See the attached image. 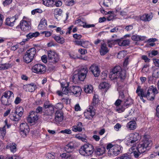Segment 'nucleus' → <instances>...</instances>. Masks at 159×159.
<instances>
[{"instance_id": "50", "label": "nucleus", "mask_w": 159, "mask_h": 159, "mask_svg": "<svg viewBox=\"0 0 159 159\" xmlns=\"http://www.w3.org/2000/svg\"><path fill=\"white\" fill-rule=\"evenodd\" d=\"M148 66H149L148 65H144L142 70L143 72L144 73H147L149 70Z\"/></svg>"}, {"instance_id": "44", "label": "nucleus", "mask_w": 159, "mask_h": 159, "mask_svg": "<svg viewBox=\"0 0 159 159\" xmlns=\"http://www.w3.org/2000/svg\"><path fill=\"white\" fill-rule=\"evenodd\" d=\"M79 80V76L78 74H75L72 77L71 81L74 82H76Z\"/></svg>"}, {"instance_id": "52", "label": "nucleus", "mask_w": 159, "mask_h": 159, "mask_svg": "<svg viewBox=\"0 0 159 159\" xmlns=\"http://www.w3.org/2000/svg\"><path fill=\"white\" fill-rule=\"evenodd\" d=\"M60 133L62 134H71V131L70 129H68L61 130L60 131Z\"/></svg>"}, {"instance_id": "5", "label": "nucleus", "mask_w": 159, "mask_h": 159, "mask_svg": "<svg viewBox=\"0 0 159 159\" xmlns=\"http://www.w3.org/2000/svg\"><path fill=\"white\" fill-rule=\"evenodd\" d=\"M36 53V49L32 48L27 51L23 57L24 61L29 63L33 60Z\"/></svg>"}, {"instance_id": "46", "label": "nucleus", "mask_w": 159, "mask_h": 159, "mask_svg": "<svg viewBox=\"0 0 159 159\" xmlns=\"http://www.w3.org/2000/svg\"><path fill=\"white\" fill-rule=\"evenodd\" d=\"M132 153L135 158H138L140 156H141L143 155L142 153L140 152L136 151H134L132 152Z\"/></svg>"}, {"instance_id": "58", "label": "nucleus", "mask_w": 159, "mask_h": 159, "mask_svg": "<svg viewBox=\"0 0 159 159\" xmlns=\"http://www.w3.org/2000/svg\"><path fill=\"white\" fill-rule=\"evenodd\" d=\"M153 62L156 66L159 67V59H153Z\"/></svg>"}, {"instance_id": "56", "label": "nucleus", "mask_w": 159, "mask_h": 159, "mask_svg": "<svg viewBox=\"0 0 159 159\" xmlns=\"http://www.w3.org/2000/svg\"><path fill=\"white\" fill-rule=\"evenodd\" d=\"M110 1L109 0H104L103 2V5L104 6L106 7H109V4Z\"/></svg>"}, {"instance_id": "3", "label": "nucleus", "mask_w": 159, "mask_h": 159, "mask_svg": "<svg viewBox=\"0 0 159 159\" xmlns=\"http://www.w3.org/2000/svg\"><path fill=\"white\" fill-rule=\"evenodd\" d=\"M122 147L119 145H112L109 143L107 146V149H108V155L109 156H116L122 152Z\"/></svg>"}, {"instance_id": "62", "label": "nucleus", "mask_w": 159, "mask_h": 159, "mask_svg": "<svg viewBox=\"0 0 159 159\" xmlns=\"http://www.w3.org/2000/svg\"><path fill=\"white\" fill-rule=\"evenodd\" d=\"M123 101H121V100L118 99L115 102V105L116 106H118L122 102H123Z\"/></svg>"}, {"instance_id": "15", "label": "nucleus", "mask_w": 159, "mask_h": 159, "mask_svg": "<svg viewBox=\"0 0 159 159\" xmlns=\"http://www.w3.org/2000/svg\"><path fill=\"white\" fill-rule=\"evenodd\" d=\"M70 94H75L76 96H80L81 93V89L78 86H72L70 87Z\"/></svg>"}, {"instance_id": "8", "label": "nucleus", "mask_w": 159, "mask_h": 159, "mask_svg": "<svg viewBox=\"0 0 159 159\" xmlns=\"http://www.w3.org/2000/svg\"><path fill=\"white\" fill-rule=\"evenodd\" d=\"M46 67L44 65L38 64L32 67V71L37 74H41L44 73L46 71Z\"/></svg>"}, {"instance_id": "27", "label": "nucleus", "mask_w": 159, "mask_h": 159, "mask_svg": "<svg viewBox=\"0 0 159 159\" xmlns=\"http://www.w3.org/2000/svg\"><path fill=\"white\" fill-rule=\"evenodd\" d=\"M54 110L53 107L51 105L48 109H47V111H46L44 114V115L45 116H52L54 112Z\"/></svg>"}, {"instance_id": "18", "label": "nucleus", "mask_w": 159, "mask_h": 159, "mask_svg": "<svg viewBox=\"0 0 159 159\" xmlns=\"http://www.w3.org/2000/svg\"><path fill=\"white\" fill-rule=\"evenodd\" d=\"M39 34V33L37 32L34 33H30L29 34L26 35L27 39L22 41V42L20 43V44L21 45H23L25 44V42L27 41L29 39H30L34 37H37V36H38Z\"/></svg>"}, {"instance_id": "34", "label": "nucleus", "mask_w": 159, "mask_h": 159, "mask_svg": "<svg viewBox=\"0 0 159 159\" xmlns=\"http://www.w3.org/2000/svg\"><path fill=\"white\" fill-rule=\"evenodd\" d=\"M93 88L92 85H86L84 88L85 92L87 93H90L93 91Z\"/></svg>"}, {"instance_id": "47", "label": "nucleus", "mask_w": 159, "mask_h": 159, "mask_svg": "<svg viewBox=\"0 0 159 159\" xmlns=\"http://www.w3.org/2000/svg\"><path fill=\"white\" fill-rule=\"evenodd\" d=\"M62 11L61 9H56L54 10V14L55 17L57 16V15L60 16L61 15Z\"/></svg>"}, {"instance_id": "26", "label": "nucleus", "mask_w": 159, "mask_h": 159, "mask_svg": "<svg viewBox=\"0 0 159 159\" xmlns=\"http://www.w3.org/2000/svg\"><path fill=\"white\" fill-rule=\"evenodd\" d=\"M6 148L7 149H10L11 151L12 152H15L17 150L16 145L14 143L8 144Z\"/></svg>"}, {"instance_id": "53", "label": "nucleus", "mask_w": 159, "mask_h": 159, "mask_svg": "<svg viewBox=\"0 0 159 159\" xmlns=\"http://www.w3.org/2000/svg\"><path fill=\"white\" fill-rule=\"evenodd\" d=\"M83 27L85 28H89L90 27H94L95 25L94 24H87L86 23H83Z\"/></svg>"}, {"instance_id": "14", "label": "nucleus", "mask_w": 159, "mask_h": 159, "mask_svg": "<svg viewBox=\"0 0 159 159\" xmlns=\"http://www.w3.org/2000/svg\"><path fill=\"white\" fill-rule=\"evenodd\" d=\"M21 29L23 31H27L31 29L30 23L25 20H21L20 23Z\"/></svg>"}, {"instance_id": "36", "label": "nucleus", "mask_w": 159, "mask_h": 159, "mask_svg": "<svg viewBox=\"0 0 159 159\" xmlns=\"http://www.w3.org/2000/svg\"><path fill=\"white\" fill-rule=\"evenodd\" d=\"M78 73L86 75L88 72V69L86 67H83L80 68L78 71Z\"/></svg>"}, {"instance_id": "54", "label": "nucleus", "mask_w": 159, "mask_h": 159, "mask_svg": "<svg viewBox=\"0 0 159 159\" xmlns=\"http://www.w3.org/2000/svg\"><path fill=\"white\" fill-rule=\"evenodd\" d=\"M78 74L79 76V80L81 81H84L86 77V75H84L83 74H79V73H78Z\"/></svg>"}, {"instance_id": "33", "label": "nucleus", "mask_w": 159, "mask_h": 159, "mask_svg": "<svg viewBox=\"0 0 159 159\" xmlns=\"http://www.w3.org/2000/svg\"><path fill=\"white\" fill-rule=\"evenodd\" d=\"M74 146L73 143H70L66 145L65 147V151L67 153H70L71 151H69V149H70V150H74Z\"/></svg>"}, {"instance_id": "22", "label": "nucleus", "mask_w": 159, "mask_h": 159, "mask_svg": "<svg viewBox=\"0 0 159 159\" xmlns=\"http://www.w3.org/2000/svg\"><path fill=\"white\" fill-rule=\"evenodd\" d=\"M155 96L153 93L148 89L147 92L145 93V95H144L143 96L145 98H146L148 100L152 101L154 100Z\"/></svg>"}, {"instance_id": "32", "label": "nucleus", "mask_w": 159, "mask_h": 159, "mask_svg": "<svg viewBox=\"0 0 159 159\" xmlns=\"http://www.w3.org/2000/svg\"><path fill=\"white\" fill-rule=\"evenodd\" d=\"M128 128L130 130L135 129L136 127V123L135 121H131L127 125Z\"/></svg>"}, {"instance_id": "17", "label": "nucleus", "mask_w": 159, "mask_h": 159, "mask_svg": "<svg viewBox=\"0 0 159 159\" xmlns=\"http://www.w3.org/2000/svg\"><path fill=\"white\" fill-rule=\"evenodd\" d=\"M18 17L16 15L11 18H7L6 20L5 25L10 26H13L14 25L15 20Z\"/></svg>"}, {"instance_id": "63", "label": "nucleus", "mask_w": 159, "mask_h": 159, "mask_svg": "<svg viewBox=\"0 0 159 159\" xmlns=\"http://www.w3.org/2000/svg\"><path fill=\"white\" fill-rule=\"evenodd\" d=\"M41 59L44 63H46L47 62V56L46 55L43 56L41 57Z\"/></svg>"}, {"instance_id": "29", "label": "nucleus", "mask_w": 159, "mask_h": 159, "mask_svg": "<svg viewBox=\"0 0 159 159\" xmlns=\"http://www.w3.org/2000/svg\"><path fill=\"white\" fill-rule=\"evenodd\" d=\"M43 3L46 6L52 7L54 4V0H43Z\"/></svg>"}, {"instance_id": "59", "label": "nucleus", "mask_w": 159, "mask_h": 159, "mask_svg": "<svg viewBox=\"0 0 159 159\" xmlns=\"http://www.w3.org/2000/svg\"><path fill=\"white\" fill-rule=\"evenodd\" d=\"M73 37L74 38L77 39H81L82 36L81 34H75L73 35Z\"/></svg>"}, {"instance_id": "35", "label": "nucleus", "mask_w": 159, "mask_h": 159, "mask_svg": "<svg viewBox=\"0 0 159 159\" xmlns=\"http://www.w3.org/2000/svg\"><path fill=\"white\" fill-rule=\"evenodd\" d=\"M53 38L56 41L59 43L63 44L65 42V39L62 37H61L58 36H55L53 37Z\"/></svg>"}, {"instance_id": "24", "label": "nucleus", "mask_w": 159, "mask_h": 159, "mask_svg": "<svg viewBox=\"0 0 159 159\" xmlns=\"http://www.w3.org/2000/svg\"><path fill=\"white\" fill-rule=\"evenodd\" d=\"M136 93L138 96L140 97L141 99H143V98L144 97V95H145V93L143 89L141 88V86H138L136 90Z\"/></svg>"}, {"instance_id": "61", "label": "nucleus", "mask_w": 159, "mask_h": 159, "mask_svg": "<svg viewBox=\"0 0 159 159\" xmlns=\"http://www.w3.org/2000/svg\"><path fill=\"white\" fill-rule=\"evenodd\" d=\"M12 0H5L3 3L4 6H7L10 4L12 2Z\"/></svg>"}, {"instance_id": "7", "label": "nucleus", "mask_w": 159, "mask_h": 159, "mask_svg": "<svg viewBox=\"0 0 159 159\" xmlns=\"http://www.w3.org/2000/svg\"><path fill=\"white\" fill-rule=\"evenodd\" d=\"M139 138L138 133H134L130 135V139L127 144L132 147L130 148L132 150H134L136 148V142L138 141Z\"/></svg>"}, {"instance_id": "57", "label": "nucleus", "mask_w": 159, "mask_h": 159, "mask_svg": "<svg viewBox=\"0 0 159 159\" xmlns=\"http://www.w3.org/2000/svg\"><path fill=\"white\" fill-rule=\"evenodd\" d=\"M124 53L123 51H120L117 54V57L119 59H120L124 57Z\"/></svg>"}, {"instance_id": "37", "label": "nucleus", "mask_w": 159, "mask_h": 159, "mask_svg": "<svg viewBox=\"0 0 159 159\" xmlns=\"http://www.w3.org/2000/svg\"><path fill=\"white\" fill-rule=\"evenodd\" d=\"M98 96L97 95H94L93 96V102L91 106L93 107L95 106L98 104Z\"/></svg>"}, {"instance_id": "23", "label": "nucleus", "mask_w": 159, "mask_h": 159, "mask_svg": "<svg viewBox=\"0 0 159 159\" xmlns=\"http://www.w3.org/2000/svg\"><path fill=\"white\" fill-rule=\"evenodd\" d=\"M83 129V125L81 122H78L76 125L72 127V130L74 132H81Z\"/></svg>"}, {"instance_id": "25", "label": "nucleus", "mask_w": 159, "mask_h": 159, "mask_svg": "<svg viewBox=\"0 0 159 159\" xmlns=\"http://www.w3.org/2000/svg\"><path fill=\"white\" fill-rule=\"evenodd\" d=\"M109 51L106 44L105 43L101 44V49L100 50V54L101 55H104L106 54Z\"/></svg>"}, {"instance_id": "64", "label": "nucleus", "mask_w": 159, "mask_h": 159, "mask_svg": "<svg viewBox=\"0 0 159 159\" xmlns=\"http://www.w3.org/2000/svg\"><path fill=\"white\" fill-rule=\"evenodd\" d=\"M47 25H45L42 24H39L38 26L39 29L40 30H44L46 29Z\"/></svg>"}, {"instance_id": "13", "label": "nucleus", "mask_w": 159, "mask_h": 159, "mask_svg": "<svg viewBox=\"0 0 159 159\" xmlns=\"http://www.w3.org/2000/svg\"><path fill=\"white\" fill-rule=\"evenodd\" d=\"M38 119V116L37 112L32 111L30 113L27 118V121L30 123H34Z\"/></svg>"}, {"instance_id": "60", "label": "nucleus", "mask_w": 159, "mask_h": 159, "mask_svg": "<svg viewBox=\"0 0 159 159\" xmlns=\"http://www.w3.org/2000/svg\"><path fill=\"white\" fill-rule=\"evenodd\" d=\"M54 4L53 5V6L55 5L57 7L61 6L62 4L61 2L60 1H58L56 2L54 1Z\"/></svg>"}, {"instance_id": "45", "label": "nucleus", "mask_w": 159, "mask_h": 159, "mask_svg": "<svg viewBox=\"0 0 159 159\" xmlns=\"http://www.w3.org/2000/svg\"><path fill=\"white\" fill-rule=\"evenodd\" d=\"M5 127L6 125H5L3 127L0 128V133L3 137H4L6 133Z\"/></svg>"}, {"instance_id": "39", "label": "nucleus", "mask_w": 159, "mask_h": 159, "mask_svg": "<svg viewBox=\"0 0 159 159\" xmlns=\"http://www.w3.org/2000/svg\"><path fill=\"white\" fill-rule=\"evenodd\" d=\"M60 156L62 158L66 157V159H73V156H72L71 155L65 153H62Z\"/></svg>"}, {"instance_id": "38", "label": "nucleus", "mask_w": 159, "mask_h": 159, "mask_svg": "<svg viewBox=\"0 0 159 159\" xmlns=\"http://www.w3.org/2000/svg\"><path fill=\"white\" fill-rule=\"evenodd\" d=\"M62 93L63 94H68L69 95V94H70V88L69 89L67 88L66 87H63L62 86Z\"/></svg>"}, {"instance_id": "1", "label": "nucleus", "mask_w": 159, "mask_h": 159, "mask_svg": "<svg viewBox=\"0 0 159 159\" xmlns=\"http://www.w3.org/2000/svg\"><path fill=\"white\" fill-rule=\"evenodd\" d=\"M109 76L111 80L119 78L124 80L126 77V74L125 71L122 70L120 66H116L110 72Z\"/></svg>"}, {"instance_id": "40", "label": "nucleus", "mask_w": 159, "mask_h": 159, "mask_svg": "<svg viewBox=\"0 0 159 159\" xmlns=\"http://www.w3.org/2000/svg\"><path fill=\"white\" fill-rule=\"evenodd\" d=\"M116 159H131L129 156L127 154H124L120 157H116Z\"/></svg>"}, {"instance_id": "41", "label": "nucleus", "mask_w": 159, "mask_h": 159, "mask_svg": "<svg viewBox=\"0 0 159 159\" xmlns=\"http://www.w3.org/2000/svg\"><path fill=\"white\" fill-rule=\"evenodd\" d=\"M148 89L150 91H152V93H153L155 95L157 94L158 92V91L157 89L156 88L153 86H150Z\"/></svg>"}, {"instance_id": "19", "label": "nucleus", "mask_w": 159, "mask_h": 159, "mask_svg": "<svg viewBox=\"0 0 159 159\" xmlns=\"http://www.w3.org/2000/svg\"><path fill=\"white\" fill-rule=\"evenodd\" d=\"M153 15L152 13L149 14H145L140 16V19L143 21H149L152 19Z\"/></svg>"}, {"instance_id": "42", "label": "nucleus", "mask_w": 159, "mask_h": 159, "mask_svg": "<svg viewBox=\"0 0 159 159\" xmlns=\"http://www.w3.org/2000/svg\"><path fill=\"white\" fill-rule=\"evenodd\" d=\"M90 44L89 42L88 41L82 40V46L85 48H87L88 47Z\"/></svg>"}, {"instance_id": "43", "label": "nucleus", "mask_w": 159, "mask_h": 159, "mask_svg": "<svg viewBox=\"0 0 159 159\" xmlns=\"http://www.w3.org/2000/svg\"><path fill=\"white\" fill-rule=\"evenodd\" d=\"M131 38L132 40L135 41H139L142 40L141 37L137 35H133L131 37Z\"/></svg>"}, {"instance_id": "20", "label": "nucleus", "mask_w": 159, "mask_h": 159, "mask_svg": "<svg viewBox=\"0 0 159 159\" xmlns=\"http://www.w3.org/2000/svg\"><path fill=\"white\" fill-rule=\"evenodd\" d=\"M115 41L120 46H125L129 45L130 41L128 39L123 40L122 39H117L115 40Z\"/></svg>"}, {"instance_id": "2", "label": "nucleus", "mask_w": 159, "mask_h": 159, "mask_svg": "<svg viewBox=\"0 0 159 159\" xmlns=\"http://www.w3.org/2000/svg\"><path fill=\"white\" fill-rule=\"evenodd\" d=\"M152 145L151 140L145 137L143 140L137 146L136 145L135 149L136 148L138 152H140L143 154L147 150L149 149Z\"/></svg>"}, {"instance_id": "49", "label": "nucleus", "mask_w": 159, "mask_h": 159, "mask_svg": "<svg viewBox=\"0 0 159 159\" xmlns=\"http://www.w3.org/2000/svg\"><path fill=\"white\" fill-rule=\"evenodd\" d=\"M42 12V10L40 9H34L32 11L31 13L32 15H34L36 13H41Z\"/></svg>"}, {"instance_id": "51", "label": "nucleus", "mask_w": 159, "mask_h": 159, "mask_svg": "<svg viewBox=\"0 0 159 159\" xmlns=\"http://www.w3.org/2000/svg\"><path fill=\"white\" fill-rule=\"evenodd\" d=\"M75 3V2L73 0H68L66 1V4L67 6H72Z\"/></svg>"}, {"instance_id": "6", "label": "nucleus", "mask_w": 159, "mask_h": 159, "mask_svg": "<svg viewBox=\"0 0 159 159\" xmlns=\"http://www.w3.org/2000/svg\"><path fill=\"white\" fill-rule=\"evenodd\" d=\"M94 151L93 146L90 144L84 145L83 148H81L79 151L80 153L84 156H89L92 155Z\"/></svg>"}, {"instance_id": "9", "label": "nucleus", "mask_w": 159, "mask_h": 159, "mask_svg": "<svg viewBox=\"0 0 159 159\" xmlns=\"http://www.w3.org/2000/svg\"><path fill=\"white\" fill-rule=\"evenodd\" d=\"M24 110L21 107L17 108L15 111V114L10 117V119L12 120L17 121L20 119V117L22 116Z\"/></svg>"}, {"instance_id": "4", "label": "nucleus", "mask_w": 159, "mask_h": 159, "mask_svg": "<svg viewBox=\"0 0 159 159\" xmlns=\"http://www.w3.org/2000/svg\"><path fill=\"white\" fill-rule=\"evenodd\" d=\"M14 98V94L11 91H8L5 92L1 98L2 103L5 106L9 105Z\"/></svg>"}, {"instance_id": "21", "label": "nucleus", "mask_w": 159, "mask_h": 159, "mask_svg": "<svg viewBox=\"0 0 159 159\" xmlns=\"http://www.w3.org/2000/svg\"><path fill=\"white\" fill-rule=\"evenodd\" d=\"M55 119L57 122H60L63 119L62 112L61 111H57L55 114Z\"/></svg>"}, {"instance_id": "31", "label": "nucleus", "mask_w": 159, "mask_h": 159, "mask_svg": "<svg viewBox=\"0 0 159 159\" xmlns=\"http://www.w3.org/2000/svg\"><path fill=\"white\" fill-rule=\"evenodd\" d=\"M26 87L29 92H33L35 90L36 88V85L34 83H32L26 85Z\"/></svg>"}, {"instance_id": "48", "label": "nucleus", "mask_w": 159, "mask_h": 159, "mask_svg": "<svg viewBox=\"0 0 159 159\" xmlns=\"http://www.w3.org/2000/svg\"><path fill=\"white\" fill-rule=\"evenodd\" d=\"M158 52L157 50H152L151 52L149 54V56L152 57L153 56L157 55L158 54Z\"/></svg>"}, {"instance_id": "30", "label": "nucleus", "mask_w": 159, "mask_h": 159, "mask_svg": "<svg viewBox=\"0 0 159 159\" xmlns=\"http://www.w3.org/2000/svg\"><path fill=\"white\" fill-rule=\"evenodd\" d=\"M110 85L109 84L106 82H103L100 84L99 86V88L100 89H105L106 91H107L110 87Z\"/></svg>"}, {"instance_id": "11", "label": "nucleus", "mask_w": 159, "mask_h": 159, "mask_svg": "<svg viewBox=\"0 0 159 159\" xmlns=\"http://www.w3.org/2000/svg\"><path fill=\"white\" fill-rule=\"evenodd\" d=\"M48 57L49 62L53 63H56L59 60L58 55L54 51H48Z\"/></svg>"}, {"instance_id": "10", "label": "nucleus", "mask_w": 159, "mask_h": 159, "mask_svg": "<svg viewBox=\"0 0 159 159\" xmlns=\"http://www.w3.org/2000/svg\"><path fill=\"white\" fill-rule=\"evenodd\" d=\"M20 133L23 137H25L29 133L30 129L26 123H22L20 125Z\"/></svg>"}, {"instance_id": "12", "label": "nucleus", "mask_w": 159, "mask_h": 159, "mask_svg": "<svg viewBox=\"0 0 159 159\" xmlns=\"http://www.w3.org/2000/svg\"><path fill=\"white\" fill-rule=\"evenodd\" d=\"M95 109L92 106H89L87 111L84 112V115L86 119L91 120L95 115Z\"/></svg>"}, {"instance_id": "28", "label": "nucleus", "mask_w": 159, "mask_h": 159, "mask_svg": "<svg viewBox=\"0 0 159 159\" xmlns=\"http://www.w3.org/2000/svg\"><path fill=\"white\" fill-rule=\"evenodd\" d=\"M105 150V148L104 147L98 148L95 151V152L97 155L99 156L104 153Z\"/></svg>"}, {"instance_id": "55", "label": "nucleus", "mask_w": 159, "mask_h": 159, "mask_svg": "<svg viewBox=\"0 0 159 159\" xmlns=\"http://www.w3.org/2000/svg\"><path fill=\"white\" fill-rule=\"evenodd\" d=\"M79 52L81 55H84L87 53V50L84 49L80 48L79 50Z\"/></svg>"}, {"instance_id": "16", "label": "nucleus", "mask_w": 159, "mask_h": 159, "mask_svg": "<svg viewBox=\"0 0 159 159\" xmlns=\"http://www.w3.org/2000/svg\"><path fill=\"white\" fill-rule=\"evenodd\" d=\"M89 69L95 77H97L99 76L100 71L98 66L96 65H93L90 66Z\"/></svg>"}]
</instances>
